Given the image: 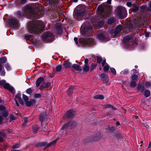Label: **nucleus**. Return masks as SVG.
I'll return each instance as SVG.
<instances>
[{"label": "nucleus", "instance_id": "obj_1", "mask_svg": "<svg viewBox=\"0 0 151 151\" xmlns=\"http://www.w3.org/2000/svg\"><path fill=\"white\" fill-rule=\"evenodd\" d=\"M23 11L26 12H28L30 14L34 15L35 12H37V14L41 17L43 14V8L40 4L35 3L24 6L22 9Z\"/></svg>", "mask_w": 151, "mask_h": 151}, {"label": "nucleus", "instance_id": "obj_2", "mask_svg": "<svg viewBox=\"0 0 151 151\" xmlns=\"http://www.w3.org/2000/svg\"><path fill=\"white\" fill-rule=\"evenodd\" d=\"M44 23L39 21H31L28 23L27 29L29 32L33 34L41 33L44 30Z\"/></svg>", "mask_w": 151, "mask_h": 151}, {"label": "nucleus", "instance_id": "obj_3", "mask_svg": "<svg viewBox=\"0 0 151 151\" xmlns=\"http://www.w3.org/2000/svg\"><path fill=\"white\" fill-rule=\"evenodd\" d=\"M79 41V42L84 46H92L95 44L93 40L89 38L85 39L80 38Z\"/></svg>", "mask_w": 151, "mask_h": 151}, {"label": "nucleus", "instance_id": "obj_4", "mask_svg": "<svg viewBox=\"0 0 151 151\" xmlns=\"http://www.w3.org/2000/svg\"><path fill=\"white\" fill-rule=\"evenodd\" d=\"M6 82L5 80H2L1 81H0V85L2 86L5 89L9 90L12 93H14L15 92L14 88L8 83H6Z\"/></svg>", "mask_w": 151, "mask_h": 151}, {"label": "nucleus", "instance_id": "obj_5", "mask_svg": "<svg viewBox=\"0 0 151 151\" xmlns=\"http://www.w3.org/2000/svg\"><path fill=\"white\" fill-rule=\"evenodd\" d=\"M122 29V26L119 25L117 26L115 29L109 30V32L110 34L113 35L114 37H116L120 34Z\"/></svg>", "mask_w": 151, "mask_h": 151}, {"label": "nucleus", "instance_id": "obj_6", "mask_svg": "<svg viewBox=\"0 0 151 151\" xmlns=\"http://www.w3.org/2000/svg\"><path fill=\"white\" fill-rule=\"evenodd\" d=\"M76 123L75 121H70L66 124L63 125L62 127L61 128V129L65 130L68 127L72 128L75 127L76 125Z\"/></svg>", "mask_w": 151, "mask_h": 151}, {"label": "nucleus", "instance_id": "obj_7", "mask_svg": "<svg viewBox=\"0 0 151 151\" xmlns=\"http://www.w3.org/2000/svg\"><path fill=\"white\" fill-rule=\"evenodd\" d=\"M53 36V34L51 32H47L44 33L42 35V39L43 41H50V39L52 38Z\"/></svg>", "mask_w": 151, "mask_h": 151}, {"label": "nucleus", "instance_id": "obj_8", "mask_svg": "<svg viewBox=\"0 0 151 151\" xmlns=\"http://www.w3.org/2000/svg\"><path fill=\"white\" fill-rule=\"evenodd\" d=\"M74 114V111L72 109L70 110L63 116V119H66L67 118H70L73 116Z\"/></svg>", "mask_w": 151, "mask_h": 151}, {"label": "nucleus", "instance_id": "obj_9", "mask_svg": "<svg viewBox=\"0 0 151 151\" xmlns=\"http://www.w3.org/2000/svg\"><path fill=\"white\" fill-rule=\"evenodd\" d=\"M18 23L17 21L16 20L14 19H12L9 20V24L10 25L12 26L14 28L17 29L18 26Z\"/></svg>", "mask_w": 151, "mask_h": 151}, {"label": "nucleus", "instance_id": "obj_10", "mask_svg": "<svg viewBox=\"0 0 151 151\" xmlns=\"http://www.w3.org/2000/svg\"><path fill=\"white\" fill-rule=\"evenodd\" d=\"M15 101H18V102L22 105L24 104L21 98V94L19 93H17L14 99Z\"/></svg>", "mask_w": 151, "mask_h": 151}, {"label": "nucleus", "instance_id": "obj_11", "mask_svg": "<svg viewBox=\"0 0 151 151\" xmlns=\"http://www.w3.org/2000/svg\"><path fill=\"white\" fill-rule=\"evenodd\" d=\"M51 85V83L50 82L45 83H42L40 86V90H42L43 89L47 88Z\"/></svg>", "mask_w": 151, "mask_h": 151}, {"label": "nucleus", "instance_id": "obj_12", "mask_svg": "<svg viewBox=\"0 0 151 151\" xmlns=\"http://www.w3.org/2000/svg\"><path fill=\"white\" fill-rule=\"evenodd\" d=\"M117 13L119 17L121 18H123V12L122 8L118 7L117 9Z\"/></svg>", "mask_w": 151, "mask_h": 151}, {"label": "nucleus", "instance_id": "obj_13", "mask_svg": "<svg viewBox=\"0 0 151 151\" xmlns=\"http://www.w3.org/2000/svg\"><path fill=\"white\" fill-rule=\"evenodd\" d=\"M44 78L42 77H39L37 80L36 83V86L37 87H38L41 83L44 81Z\"/></svg>", "mask_w": 151, "mask_h": 151}, {"label": "nucleus", "instance_id": "obj_14", "mask_svg": "<svg viewBox=\"0 0 151 151\" xmlns=\"http://www.w3.org/2000/svg\"><path fill=\"white\" fill-rule=\"evenodd\" d=\"M102 136L100 134V133L98 132L97 133L96 136H94L92 140L94 141H98L102 137Z\"/></svg>", "mask_w": 151, "mask_h": 151}, {"label": "nucleus", "instance_id": "obj_15", "mask_svg": "<svg viewBox=\"0 0 151 151\" xmlns=\"http://www.w3.org/2000/svg\"><path fill=\"white\" fill-rule=\"evenodd\" d=\"M47 114L44 112L41 113L40 115V120L41 122L43 121L46 118Z\"/></svg>", "mask_w": 151, "mask_h": 151}, {"label": "nucleus", "instance_id": "obj_16", "mask_svg": "<svg viewBox=\"0 0 151 151\" xmlns=\"http://www.w3.org/2000/svg\"><path fill=\"white\" fill-rule=\"evenodd\" d=\"M132 37L130 36H127L123 38V42L125 43V44H126V43L129 42V41L132 40Z\"/></svg>", "mask_w": 151, "mask_h": 151}, {"label": "nucleus", "instance_id": "obj_17", "mask_svg": "<svg viewBox=\"0 0 151 151\" xmlns=\"http://www.w3.org/2000/svg\"><path fill=\"white\" fill-rule=\"evenodd\" d=\"M74 88V86H70V88H69L67 91V94L68 96H70L73 93V90Z\"/></svg>", "mask_w": 151, "mask_h": 151}, {"label": "nucleus", "instance_id": "obj_18", "mask_svg": "<svg viewBox=\"0 0 151 151\" xmlns=\"http://www.w3.org/2000/svg\"><path fill=\"white\" fill-rule=\"evenodd\" d=\"M72 67L74 69L78 71H81L82 68L81 67L76 64H74L72 65Z\"/></svg>", "mask_w": 151, "mask_h": 151}, {"label": "nucleus", "instance_id": "obj_19", "mask_svg": "<svg viewBox=\"0 0 151 151\" xmlns=\"http://www.w3.org/2000/svg\"><path fill=\"white\" fill-rule=\"evenodd\" d=\"M101 78L103 81H108V75L104 73H102L101 75Z\"/></svg>", "mask_w": 151, "mask_h": 151}, {"label": "nucleus", "instance_id": "obj_20", "mask_svg": "<svg viewBox=\"0 0 151 151\" xmlns=\"http://www.w3.org/2000/svg\"><path fill=\"white\" fill-rule=\"evenodd\" d=\"M35 102V101L34 100H31L30 101L27 102L26 104L27 106H29L32 105L34 104Z\"/></svg>", "mask_w": 151, "mask_h": 151}, {"label": "nucleus", "instance_id": "obj_21", "mask_svg": "<svg viewBox=\"0 0 151 151\" xmlns=\"http://www.w3.org/2000/svg\"><path fill=\"white\" fill-rule=\"evenodd\" d=\"M39 129V127L37 125H35L33 127L32 131L34 134L36 133Z\"/></svg>", "mask_w": 151, "mask_h": 151}, {"label": "nucleus", "instance_id": "obj_22", "mask_svg": "<svg viewBox=\"0 0 151 151\" xmlns=\"http://www.w3.org/2000/svg\"><path fill=\"white\" fill-rule=\"evenodd\" d=\"M97 37L101 41H105V37L103 34L101 33L99 34L98 35Z\"/></svg>", "mask_w": 151, "mask_h": 151}, {"label": "nucleus", "instance_id": "obj_23", "mask_svg": "<svg viewBox=\"0 0 151 151\" xmlns=\"http://www.w3.org/2000/svg\"><path fill=\"white\" fill-rule=\"evenodd\" d=\"M86 13L85 11H83L78 12L76 14L77 17L82 16Z\"/></svg>", "mask_w": 151, "mask_h": 151}, {"label": "nucleus", "instance_id": "obj_24", "mask_svg": "<svg viewBox=\"0 0 151 151\" xmlns=\"http://www.w3.org/2000/svg\"><path fill=\"white\" fill-rule=\"evenodd\" d=\"M83 70L84 72H87L90 69L89 66L85 64L84 65L83 67Z\"/></svg>", "mask_w": 151, "mask_h": 151}, {"label": "nucleus", "instance_id": "obj_25", "mask_svg": "<svg viewBox=\"0 0 151 151\" xmlns=\"http://www.w3.org/2000/svg\"><path fill=\"white\" fill-rule=\"evenodd\" d=\"M104 96L102 95H97L94 97V98L97 99H104Z\"/></svg>", "mask_w": 151, "mask_h": 151}, {"label": "nucleus", "instance_id": "obj_26", "mask_svg": "<svg viewBox=\"0 0 151 151\" xmlns=\"http://www.w3.org/2000/svg\"><path fill=\"white\" fill-rule=\"evenodd\" d=\"M65 68H68L71 67L72 64L69 62L68 61L66 63L63 64Z\"/></svg>", "mask_w": 151, "mask_h": 151}, {"label": "nucleus", "instance_id": "obj_27", "mask_svg": "<svg viewBox=\"0 0 151 151\" xmlns=\"http://www.w3.org/2000/svg\"><path fill=\"white\" fill-rule=\"evenodd\" d=\"M47 145L46 142H42L38 143L36 145V146L37 147H43Z\"/></svg>", "mask_w": 151, "mask_h": 151}, {"label": "nucleus", "instance_id": "obj_28", "mask_svg": "<svg viewBox=\"0 0 151 151\" xmlns=\"http://www.w3.org/2000/svg\"><path fill=\"white\" fill-rule=\"evenodd\" d=\"M144 95L146 97H148L150 95V91L147 90H145L144 92Z\"/></svg>", "mask_w": 151, "mask_h": 151}, {"label": "nucleus", "instance_id": "obj_29", "mask_svg": "<svg viewBox=\"0 0 151 151\" xmlns=\"http://www.w3.org/2000/svg\"><path fill=\"white\" fill-rule=\"evenodd\" d=\"M7 59L5 57L0 58V62L1 63H4L6 62Z\"/></svg>", "mask_w": 151, "mask_h": 151}, {"label": "nucleus", "instance_id": "obj_30", "mask_svg": "<svg viewBox=\"0 0 151 151\" xmlns=\"http://www.w3.org/2000/svg\"><path fill=\"white\" fill-rule=\"evenodd\" d=\"M57 33L58 35H60L62 31V28L61 27H59L56 29Z\"/></svg>", "mask_w": 151, "mask_h": 151}, {"label": "nucleus", "instance_id": "obj_31", "mask_svg": "<svg viewBox=\"0 0 151 151\" xmlns=\"http://www.w3.org/2000/svg\"><path fill=\"white\" fill-rule=\"evenodd\" d=\"M105 107L106 108H111L114 110H116V109L115 107L111 105L110 104H107L105 105Z\"/></svg>", "mask_w": 151, "mask_h": 151}, {"label": "nucleus", "instance_id": "obj_32", "mask_svg": "<svg viewBox=\"0 0 151 151\" xmlns=\"http://www.w3.org/2000/svg\"><path fill=\"white\" fill-rule=\"evenodd\" d=\"M115 21L114 19L113 18H111L109 19L107 22L108 24H112Z\"/></svg>", "mask_w": 151, "mask_h": 151}, {"label": "nucleus", "instance_id": "obj_33", "mask_svg": "<svg viewBox=\"0 0 151 151\" xmlns=\"http://www.w3.org/2000/svg\"><path fill=\"white\" fill-rule=\"evenodd\" d=\"M5 67L7 71H9L11 70V67L8 63H6L5 65Z\"/></svg>", "mask_w": 151, "mask_h": 151}, {"label": "nucleus", "instance_id": "obj_34", "mask_svg": "<svg viewBox=\"0 0 151 151\" xmlns=\"http://www.w3.org/2000/svg\"><path fill=\"white\" fill-rule=\"evenodd\" d=\"M58 139L57 140H55L52 141L51 142H50V143L47 144V147H49L51 145H55L56 142L57 141Z\"/></svg>", "mask_w": 151, "mask_h": 151}, {"label": "nucleus", "instance_id": "obj_35", "mask_svg": "<svg viewBox=\"0 0 151 151\" xmlns=\"http://www.w3.org/2000/svg\"><path fill=\"white\" fill-rule=\"evenodd\" d=\"M62 68V66L61 65H59L56 66V70L57 72H60Z\"/></svg>", "mask_w": 151, "mask_h": 151}, {"label": "nucleus", "instance_id": "obj_36", "mask_svg": "<svg viewBox=\"0 0 151 151\" xmlns=\"http://www.w3.org/2000/svg\"><path fill=\"white\" fill-rule=\"evenodd\" d=\"M109 68V66L107 64L104 66V72L107 71L108 70Z\"/></svg>", "mask_w": 151, "mask_h": 151}, {"label": "nucleus", "instance_id": "obj_37", "mask_svg": "<svg viewBox=\"0 0 151 151\" xmlns=\"http://www.w3.org/2000/svg\"><path fill=\"white\" fill-rule=\"evenodd\" d=\"M138 76L137 75H133L132 76V79L133 80H136L138 78Z\"/></svg>", "mask_w": 151, "mask_h": 151}, {"label": "nucleus", "instance_id": "obj_38", "mask_svg": "<svg viewBox=\"0 0 151 151\" xmlns=\"http://www.w3.org/2000/svg\"><path fill=\"white\" fill-rule=\"evenodd\" d=\"M0 136L3 137L4 138L6 136V134L5 132L3 131H0Z\"/></svg>", "mask_w": 151, "mask_h": 151}, {"label": "nucleus", "instance_id": "obj_39", "mask_svg": "<svg viewBox=\"0 0 151 151\" xmlns=\"http://www.w3.org/2000/svg\"><path fill=\"white\" fill-rule=\"evenodd\" d=\"M8 114V111H5L3 113L2 115L3 117H6L7 116Z\"/></svg>", "mask_w": 151, "mask_h": 151}, {"label": "nucleus", "instance_id": "obj_40", "mask_svg": "<svg viewBox=\"0 0 151 151\" xmlns=\"http://www.w3.org/2000/svg\"><path fill=\"white\" fill-rule=\"evenodd\" d=\"M22 97L24 101H27L28 100V97L27 96L24 94H23Z\"/></svg>", "mask_w": 151, "mask_h": 151}, {"label": "nucleus", "instance_id": "obj_41", "mask_svg": "<svg viewBox=\"0 0 151 151\" xmlns=\"http://www.w3.org/2000/svg\"><path fill=\"white\" fill-rule=\"evenodd\" d=\"M96 60L97 63L100 64L101 63L102 61V58L101 57H97Z\"/></svg>", "mask_w": 151, "mask_h": 151}, {"label": "nucleus", "instance_id": "obj_42", "mask_svg": "<svg viewBox=\"0 0 151 151\" xmlns=\"http://www.w3.org/2000/svg\"><path fill=\"white\" fill-rule=\"evenodd\" d=\"M20 146V145L19 144H17L13 145L12 146V147L14 149H16L19 148Z\"/></svg>", "mask_w": 151, "mask_h": 151}, {"label": "nucleus", "instance_id": "obj_43", "mask_svg": "<svg viewBox=\"0 0 151 151\" xmlns=\"http://www.w3.org/2000/svg\"><path fill=\"white\" fill-rule=\"evenodd\" d=\"M41 94L40 93H35L34 95V97L36 98H39L41 96Z\"/></svg>", "mask_w": 151, "mask_h": 151}, {"label": "nucleus", "instance_id": "obj_44", "mask_svg": "<svg viewBox=\"0 0 151 151\" xmlns=\"http://www.w3.org/2000/svg\"><path fill=\"white\" fill-rule=\"evenodd\" d=\"M110 70H111V72L112 73L114 74L115 75H116V71L114 68H111Z\"/></svg>", "mask_w": 151, "mask_h": 151}, {"label": "nucleus", "instance_id": "obj_45", "mask_svg": "<svg viewBox=\"0 0 151 151\" xmlns=\"http://www.w3.org/2000/svg\"><path fill=\"white\" fill-rule=\"evenodd\" d=\"M136 83L134 81H132L130 83V86L132 87H134L136 86Z\"/></svg>", "mask_w": 151, "mask_h": 151}, {"label": "nucleus", "instance_id": "obj_46", "mask_svg": "<svg viewBox=\"0 0 151 151\" xmlns=\"http://www.w3.org/2000/svg\"><path fill=\"white\" fill-rule=\"evenodd\" d=\"M5 107L4 106L2 105H0V111H5Z\"/></svg>", "mask_w": 151, "mask_h": 151}, {"label": "nucleus", "instance_id": "obj_47", "mask_svg": "<svg viewBox=\"0 0 151 151\" xmlns=\"http://www.w3.org/2000/svg\"><path fill=\"white\" fill-rule=\"evenodd\" d=\"M27 93L30 95L32 93V90L31 88H29L27 89L26 90Z\"/></svg>", "mask_w": 151, "mask_h": 151}, {"label": "nucleus", "instance_id": "obj_48", "mask_svg": "<svg viewBox=\"0 0 151 151\" xmlns=\"http://www.w3.org/2000/svg\"><path fill=\"white\" fill-rule=\"evenodd\" d=\"M128 70H127L126 69L125 70H124V71L123 72L122 71L121 72L120 74H123L124 75H126V74H128Z\"/></svg>", "mask_w": 151, "mask_h": 151}, {"label": "nucleus", "instance_id": "obj_49", "mask_svg": "<svg viewBox=\"0 0 151 151\" xmlns=\"http://www.w3.org/2000/svg\"><path fill=\"white\" fill-rule=\"evenodd\" d=\"M28 118H24V123L23 124L24 125H26V124L27 123L28 121Z\"/></svg>", "mask_w": 151, "mask_h": 151}, {"label": "nucleus", "instance_id": "obj_50", "mask_svg": "<svg viewBox=\"0 0 151 151\" xmlns=\"http://www.w3.org/2000/svg\"><path fill=\"white\" fill-rule=\"evenodd\" d=\"M139 9V8L138 6H134L132 9L133 11L136 12Z\"/></svg>", "mask_w": 151, "mask_h": 151}, {"label": "nucleus", "instance_id": "obj_51", "mask_svg": "<svg viewBox=\"0 0 151 151\" xmlns=\"http://www.w3.org/2000/svg\"><path fill=\"white\" fill-rule=\"evenodd\" d=\"M98 9L100 12H102L104 11V9L103 7L101 6H99L98 7Z\"/></svg>", "mask_w": 151, "mask_h": 151}, {"label": "nucleus", "instance_id": "obj_52", "mask_svg": "<svg viewBox=\"0 0 151 151\" xmlns=\"http://www.w3.org/2000/svg\"><path fill=\"white\" fill-rule=\"evenodd\" d=\"M32 37V35H25V38L27 40H29L31 38V37Z\"/></svg>", "mask_w": 151, "mask_h": 151}, {"label": "nucleus", "instance_id": "obj_53", "mask_svg": "<svg viewBox=\"0 0 151 151\" xmlns=\"http://www.w3.org/2000/svg\"><path fill=\"white\" fill-rule=\"evenodd\" d=\"M15 119V118L14 116H12L9 120V122H11L13 120Z\"/></svg>", "mask_w": 151, "mask_h": 151}, {"label": "nucleus", "instance_id": "obj_54", "mask_svg": "<svg viewBox=\"0 0 151 151\" xmlns=\"http://www.w3.org/2000/svg\"><path fill=\"white\" fill-rule=\"evenodd\" d=\"M96 65L92 63L91 65V70L90 71H92V70H93L95 68L96 66Z\"/></svg>", "mask_w": 151, "mask_h": 151}, {"label": "nucleus", "instance_id": "obj_55", "mask_svg": "<svg viewBox=\"0 0 151 151\" xmlns=\"http://www.w3.org/2000/svg\"><path fill=\"white\" fill-rule=\"evenodd\" d=\"M5 75V72L4 70H2L1 73V75L2 76H4Z\"/></svg>", "mask_w": 151, "mask_h": 151}, {"label": "nucleus", "instance_id": "obj_56", "mask_svg": "<svg viewBox=\"0 0 151 151\" xmlns=\"http://www.w3.org/2000/svg\"><path fill=\"white\" fill-rule=\"evenodd\" d=\"M149 7L148 8L147 10L149 11H151V1L149 2Z\"/></svg>", "mask_w": 151, "mask_h": 151}, {"label": "nucleus", "instance_id": "obj_57", "mask_svg": "<svg viewBox=\"0 0 151 151\" xmlns=\"http://www.w3.org/2000/svg\"><path fill=\"white\" fill-rule=\"evenodd\" d=\"M74 40L76 44V45H78V38L76 37H75L74 38Z\"/></svg>", "mask_w": 151, "mask_h": 151}, {"label": "nucleus", "instance_id": "obj_58", "mask_svg": "<svg viewBox=\"0 0 151 151\" xmlns=\"http://www.w3.org/2000/svg\"><path fill=\"white\" fill-rule=\"evenodd\" d=\"M17 14L20 16H21L22 15V12L19 11L17 12Z\"/></svg>", "mask_w": 151, "mask_h": 151}, {"label": "nucleus", "instance_id": "obj_59", "mask_svg": "<svg viewBox=\"0 0 151 151\" xmlns=\"http://www.w3.org/2000/svg\"><path fill=\"white\" fill-rule=\"evenodd\" d=\"M127 5L128 7H130L132 5V3L130 2H128L127 3Z\"/></svg>", "mask_w": 151, "mask_h": 151}, {"label": "nucleus", "instance_id": "obj_60", "mask_svg": "<svg viewBox=\"0 0 151 151\" xmlns=\"http://www.w3.org/2000/svg\"><path fill=\"white\" fill-rule=\"evenodd\" d=\"M26 2V0H22L21 1V4H24Z\"/></svg>", "mask_w": 151, "mask_h": 151}, {"label": "nucleus", "instance_id": "obj_61", "mask_svg": "<svg viewBox=\"0 0 151 151\" xmlns=\"http://www.w3.org/2000/svg\"><path fill=\"white\" fill-rule=\"evenodd\" d=\"M150 85V83L149 82H147L145 84L146 86L148 87V86H149Z\"/></svg>", "mask_w": 151, "mask_h": 151}, {"label": "nucleus", "instance_id": "obj_62", "mask_svg": "<svg viewBox=\"0 0 151 151\" xmlns=\"http://www.w3.org/2000/svg\"><path fill=\"white\" fill-rule=\"evenodd\" d=\"M105 63H106V60H103L102 62L101 63V65H102V66H103L104 65Z\"/></svg>", "mask_w": 151, "mask_h": 151}, {"label": "nucleus", "instance_id": "obj_63", "mask_svg": "<svg viewBox=\"0 0 151 151\" xmlns=\"http://www.w3.org/2000/svg\"><path fill=\"white\" fill-rule=\"evenodd\" d=\"M88 59L87 58H86L85 59L84 62L85 63V64L87 65V63L88 62Z\"/></svg>", "mask_w": 151, "mask_h": 151}, {"label": "nucleus", "instance_id": "obj_64", "mask_svg": "<svg viewBox=\"0 0 151 151\" xmlns=\"http://www.w3.org/2000/svg\"><path fill=\"white\" fill-rule=\"evenodd\" d=\"M150 33L148 32L146 33L145 36L146 37H148L149 36Z\"/></svg>", "mask_w": 151, "mask_h": 151}]
</instances>
